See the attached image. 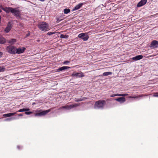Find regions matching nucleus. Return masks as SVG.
<instances>
[{
	"label": "nucleus",
	"instance_id": "1",
	"mask_svg": "<svg viewBox=\"0 0 158 158\" xmlns=\"http://www.w3.org/2000/svg\"><path fill=\"white\" fill-rule=\"evenodd\" d=\"M38 27L42 31H46L49 30L48 24L44 22H40L38 24Z\"/></svg>",
	"mask_w": 158,
	"mask_h": 158
},
{
	"label": "nucleus",
	"instance_id": "2",
	"mask_svg": "<svg viewBox=\"0 0 158 158\" xmlns=\"http://www.w3.org/2000/svg\"><path fill=\"white\" fill-rule=\"evenodd\" d=\"M106 102L104 100L98 101H97L94 104V108L96 109L103 108Z\"/></svg>",
	"mask_w": 158,
	"mask_h": 158
},
{
	"label": "nucleus",
	"instance_id": "3",
	"mask_svg": "<svg viewBox=\"0 0 158 158\" xmlns=\"http://www.w3.org/2000/svg\"><path fill=\"white\" fill-rule=\"evenodd\" d=\"M11 13L14 14L15 16L18 17H20L21 14L20 10L16 8H13Z\"/></svg>",
	"mask_w": 158,
	"mask_h": 158
},
{
	"label": "nucleus",
	"instance_id": "4",
	"mask_svg": "<svg viewBox=\"0 0 158 158\" xmlns=\"http://www.w3.org/2000/svg\"><path fill=\"white\" fill-rule=\"evenodd\" d=\"M78 37L82 39L83 41L87 40L89 39V36L87 33H82L80 34L78 36Z\"/></svg>",
	"mask_w": 158,
	"mask_h": 158
},
{
	"label": "nucleus",
	"instance_id": "5",
	"mask_svg": "<svg viewBox=\"0 0 158 158\" xmlns=\"http://www.w3.org/2000/svg\"><path fill=\"white\" fill-rule=\"evenodd\" d=\"M7 51L10 54L16 53V49L13 46H9L6 47Z\"/></svg>",
	"mask_w": 158,
	"mask_h": 158
},
{
	"label": "nucleus",
	"instance_id": "6",
	"mask_svg": "<svg viewBox=\"0 0 158 158\" xmlns=\"http://www.w3.org/2000/svg\"><path fill=\"white\" fill-rule=\"evenodd\" d=\"M80 105V104L75 103L74 104L69 105H68L63 106V108H64V109L67 110H69L73 108L77 107L78 106H79Z\"/></svg>",
	"mask_w": 158,
	"mask_h": 158
},
{
	"label": "nucleus",
	"instance_id": "7",
	"mask_svg": "<svg viewBox=\"0 0 158 158\" xmlns=\"http://www.w3.org/2000/svg\"><path fill=\"white\" fill-rule=\"evenodd\" d=\"M51 111L50 109H48L46 110L42 111L41 112L38 113H36L35 114V116H42L44 115L47 113Z\"/></svg>",
	"mask_w": 158,
	"mask_h": 158
},
{
	"label": "nucleus",
	"instance_id": "8",
	"mask_svg": "<svg viewBox=\"0 0 158 158\" xmlns=\"http://www.w3.org/2000/svg\"><path fill=\"white\" fill-rule=\"evenodd\" d=\"M73 77H75L76 78L81 77L84 76L83 73L81 72L78 73H74L72 74Z\"/></svg>",
	"mask_w": 158,
	"mask_h": 158
},
{
	"label": "nucleus",
	"instance_id": "9",
	"mask_svg": "<svg viewBox=\"0 0 158 158\" xmlns=\"http://www.w3.org/2000/svg\"><path fill=\"white\" fill-rule=\"evenodd\" d=\"M158 47V41L154 40L152 41L151 44V47L152 48H156Z\"/></svg>",
	"mask_w": 158,
	"mask_h": 158
},
{
	"label": "nucleus",
	"instance_id": "10",
	"mask_svg": "<svg viewBox=\"0 0 158 158\" xmlns=\"http://www.w3.org/2000/svg\"><path fill=\"white\" fill-rule=\"evenodd\" d=\"M147 1V0H141L138 3L137 6L140 7L144 5L146 3Z\"/></svg>",
	"mask_w": 158,
	"mask_h": 158
},
{
	"label": "nucleus",
	"instance_id": "11",
	"mask_svg": "<svg viewBox=\"0 0 158 158\" xmlns=\"http://www.w3.org/2000/svg\"><path fill=\"white\" fill-rule=\"evenodd\" d=\"M11 28L12 25L10 23H9L6 28H5L4 31L8 33L9 32Z\"/></svg>",
	"mask_w": 158,
	"mask_h": 158
},
{
	"label": "nucleus",
	"instance_id": "12",
	"mask_svg": "<svg viewBox=\"0 0 158 158\" xmlns=\"http://www.w3.org/2000/svg\"><path fill=\"white\" fill-rule=\"evenodd\" d=\"M115 100L121 103H123L126 101V99L124 97H120L114 99Z\"/></svg>",
	"mask_w": 158,
	"mask_h": 158
},
{
	"label": "nucleus",
	"instance_id": "13",
	"mask_svg": "<svg viewBox=\"0 0 158 158\" xmlns=\"http://www.w3.org/2000/svg\"><path fill=\"white\" fill-rule=\"evenodd\" d=\"M26 48H19L18 49H16V53L20 54L23 53L25 50Z\"/></svg>",
	"mask_w": 158,
	"mask_h": 158
},
{
	"label": "nucleus",
	"instance_id": "14",
	"mask_svg": "<svg viewBox=\"0 0 158 158\" xmlns=\"http://www.w3.org/2000/svg\"><path fill=\"white\" fill-rule=\"evenodd\" d=\"M1 8L7 13H9L10 12H11L13 8L12 7H6L5 8L3 7L2 6L1 7Z\"/></svg>",
	"mask_w": 158,
	"mask_h": 158
},
{
	"label": "nucleus",
	"instance_id": "15",
	"mask_svg": "<svg viewBox=\"0 0 158 158\" xmlns=\"http://www.w3.org/2000/svg\"><path fill=\"white\" fill-rule=\"evenodd\" d=\"M84 3H80L78 4L73 9V10H76L79 9L84 4Z\"/></svg>",
	"mask_w": 158,
	"mask_h": 158
},
{
	"label": "nucleus",
	"instance_id": "16",
	"mask_svg": "<svg viewBox=\"0 0 158 158\" xmlns=\"http://www.w3.org/2000/svg\"><path fill=\"white\" fill-rule=\"evenodd\" d=\"M70 67H69L68 66H63L62 67H61L60 68H59L58 69H57V71L58 72H60L62 71V70H64L66 69H69L70 68Z\"/></svg>",
	"mask_w": 158,
	"mask_h": 158
},
{
	"label": "nucleus",
	"instance_id": "17",
	"mask_svg": "<svg viewBox=\"0 0 158 158\" xmlns=\"http://www.w3.org/2000/svg\"><path fill=\"white\" fill-rule=\"evenodd\" d=\"M17 113V112H15L13 113H9L8 114H4L3 115V117H10L14 114H16Z\"/></svg>",
	"mask_w": 158,
	"mask_h": 158
},
{
	"label": "nucleus",
	"instance_id": "18",
	"mask_svg": "<svg viewBox=\"0 0 158 158\" xmlns=\"http://www.w3.org/2000/svg\"><path fill=\"white\" fill-rule=\"evenodd\" d=\"M143 56L142 55H139L136 56L132 58V59L135 60H137L142 59L143 58Z\"/></svg>",
	"mask_w": 158,
	"mask_h": 158
},
{
	"label": "nucleus",
	"instance_id": "19",
	"mask_svg": "<svg viewBox=\"0 0 158 158\" xmlns=\"http://www.w3.org/2000/svg\"><path fill=\"white\" fill-rule=\"evenodd\" d=\"M16 42V40L15 39H12L8 41V42L11 44H13Z\"/></svg>",
	"mask_w": 158,
	"mask_h": 158
},
{
	"label": "nucleus",
	"instance_id": "20",
	"mask_svg": "<svg viewBox=\"0 0 158 158\" xmlns=\"http://www.w3.org/2000/svg\"><path fill=\"white\" fill-rule=\"evenodd\" d=\"M60 37L61 38L68 39L69 37V35H64L62 34H61L60 36Z\"/></svg>",
	"mask_w": 158,
	"mask_h": 158
},
{
	"label": "nucleus",
	"instance_id": "21",
	"mask_svg": "<svg viewBox=\"0 0 158 158\" xmlns=\"http://www.w3.org/2000/svg\"><path fill=\"white\" fill-rule=\"evenodd\" d=\"M112 74V73L111 72H106L103 73L102 74V75L103 76H106L108 75H110Z\"/></svg>",
	"mask_w": 158,
	"mask_h": 158
},
{
	"label": "nucleus",
	"instance_id": "22",
	"mask_svg": "<svg viewBox=\"0 0 158 158\" xmlns=\"http://www.w3.org/2000/svg\"><path fill=\"white\" fill-rule=\"evenodd\" d=\"M5 42V39L4 38H0V44H4Z\"/></svg>",
	"mask_w": 158,
	"mask_h": 158
},
{
	"label": "nucleus",
	"instance_id": "23",
	"mask_svg": "<svg viewBox=\"0 0 158 158\" xmlns=\"http://www.w3.org/2000/svg\"><path fill=\"white\" fill-rule=\"evenodd\" d=\"M70 12V10L69 9H65L64 10V13L65 14L68 13Z\"/></svg>",
	"mask_w": 158,
	"mask_h": 158
},
{
	"label": "nucleus",
	"instance_id": "24",
	"mask_svg": "<svg viewBox=\"0 0 158 158\" xmlns=\"http://www.w3.org/2000/svg\"><path fill=\"white\" fill-rule=\"evenodd\" d=\"M143 96V95H140L138 96L135 97H133L131 96L129 97V98H139L141 97H142Z\"/></svg>",
	"mask_w": 158,
	"mask_h": 158
},
{
	"label": "nucleus",
	"instance_id": "25",
	"mask_svg": "<svg viewBox=\"0 0 158 158\" xmlns=\"http://www.w3.org/2000/svg\"><path fill=\"white\" fill-rule=\"evenodd\" d=\"M5 70V69L3 67L0 66V72H3Z\"/></svg>",
	"mask_w": 158,
	"mask_h": 158
},
{
	"label": "nucleus",
	"instance_id": "26",
	"mask_svg": "<svg viewBox=\"0 0 158 158\" xmlns=\"http://www.w3.org/2000/svg\"><path fill=\"white\" fill-rule=\"evenodd\" d=\"M14 119L13 118H7L5 119V121H10Z\"/></svg>",
	"mask_w": 158,
	"mask_h": 158
},
{
	"label": "nucleus",
	"instance_id": "27",
	"mask_svg": "<svg viewBox=\"0 0 158 158\" xmlns=\"http://www.w3.org/2000/svg\"><path fill=\"white\" fill-rule=\"evenodd\" d=\"M70 62V61H65L63 62L64 64H68Z\"/></svg>",
	"mask_w": 158,
	"mask_h": 158
},
{
	"label": "nucleus",
	"instance_id": "28",
	"mask_svg": "<svg viewBox=\"0 0 158 158\" xmlns=\"http://www.w3.org/2000/svg\"><path fill=\"white\" fill-rule=\"evenodd\" d=\"M33 113L31 111H29V112H25V113L26 114L29 115L32 114Z\"/></svg>",
	"mask_w": 158,
	"mask_h": 158
},
{
	"label": "nucleus",
	"instance_id": "29",
	"mask_svg": "<svg viewBox=\"0 0 158 158\" xmlns=\"http://www.w3.org/2000/svg\"><path fill=\"white\" fill-rule=\"evenodd\" d=\"M116 96H120V94H112L110 96L111 97H114Z\"/></svg>",
	"mask_w": 158,
	"mask_h": 158
},
{
	"label": "nucleus",
	"instance_id": "30",
	"mask_svg": "<svg viewBox=\"0 0 158 158\" xmlns=\"http://www.w3.org/2000/svg\"><path fill=\"white\" fill-rule=\"evenodd\" d=\"M128 95V94H120V96H123V97H125L127 96Z\"/></svg>",
	"mask_w": 158,
	"mask_h": 158
},
{
	"label": "nucleus",
	"instance_id": "31",
	"mask_svg": "<svg viewBox=\"0 0 158 158\" xmlns=\"http://www.w3.org/2000/svg\"><path fill=\"white\" fill-rule=\"evenodd\" d=\"M24 111V108H23L19 110L18 111H17V112H21Z\"/></svg>",
	"mask_w": 158,
	"mask_h": 158
},
{
	"label": "nucleus",
	"instance_id": "32",
	"mask_svg": "<svg viewBox=\"0 0 158 158\" xmlns=\"http://www.w3.org/2000/svg\"><path fill=\"white\" fill-rule=\"evenodd\" d=\"M153 96L154 97H158V93L154 94H153Z\"/></svg>",
	"mask_w": 158,
	"mask_h": 158
},
{
	"label": "nucleus",
	"instance_id": "33",
	"mask_svg": "<svg viewBox=\"0 0 158 158\" xmlns=\"http://www.w3.org/2000/svg\"><path fill=\"white\" fill-rule=\"evenodd\" d=\"M82 100V99H81V98L77 99H76L75 100V101L76 102H79V101H81Z\"/></svg>",
	"mask_w": 158,
	"mask_h": 158
},
{
	"label": "nucleus",
	"instance_id": "34",
	"mask_svg": "<svg viewBox=\"0 0 158 158\" xmlns=\"http://www.w3.org/2000/svg\"><path fill=\"white\" fill-rule=\"evenodd\" d=\"M54 33H53V32H48L47 33V34L48 35H50L52 34H53Z\"/></svg>",
	"mask_w": 158,
	"mask_h": 158
},
{
	"label": "nucleus",
	"instance_id": "35",
	"mask_svg": "<svg viewBox=\"0 0 158 158\" xmlns=\"http://www.w3.org/2000/svg\"><path fill=\"white\" fill-rule=\"evenodd\" d=\"M3 55V53L0 51V58Z\"/></svg>",
	"mask_w": 158,
	"mask_h": 158
},
{
	"label": "nucleus",
	"instance_id": "36",
	"mask_svg": "<svg viewBox=\"0 0 158 158\" xmlns=\"http://www.w3.org/2000/svg\"><path fill=\"white\" fill-rule=\"evenodd\" d=\"M30 109L29 108H24V111H29Z\"/></svg>",
	"mask_w": 158,
	"mask_h": 158
},
{
	"label": "nucleus",
	"instance_id": "37",
	"mask_svg": "<svg viewBox=\"0 0 158 158\" xmlns=\"http://www.w3.org/2000/svg\"><path fill=\"white\" fill-rule=\"evenodd\" d=\"M61 20H59V19H57V22H60V21Z\"/></svg>",
	"mask_w": 158,
	"mask_h": 158
},
{
	"label": "nucleus",
	"instance_id": "38",
	"mask_svg": "<svg viewBox=\"0 0 158 158\" xmlns=\"http://www.w3.org/2000/svg\"><path fill=\"white\" fill-rule=\"evenodd\" d=\"M18 115L19 116H23V115L22 114H18Z\"/></svg>",
	"mask_w": 158,
	"mask_h": 158
},
{
	"label": "nucleus",
	"instance_id": "39",
	"mask_svg": "<svg viewBox=\"0 0 158 158\" xmlns=\"http://www.w3.org/2000/svg\"><path fill=\"white\" fill-rule=\"evenodd\" d=\"M30 35V34L28 33L26 35V37Z\"/></svg>",
	"mask_w": 158,
	"mask_h": 158
},
{
	"label": "nucleus",
	"instance_id": "40",
	"mask_svg": "<svg viewBox=\"0 0 158 158\" xmlns=\"http://www.w3.org/2000/svg\"><path fill=\"white\" fill-rule=\"evenodd\" d=\"M63 106L60 107L59 109V110H60L61 109H64V108H63Z\"/></svg>",
	"mask_w": 158,
	"mask_h": 158
},
{
	"label": "nucleus",
	"instance_id": "41",
	"mask_svg": "<svg viewBox=\"0 0 158 158\" xmlns=\"http://www.w3.org/2000/svg\"><path fill=\"white\" fill-rule=\"evenodd\" d=\"M37 42H39L40 41V40H37Z\"/></svg>",
	"mask_w": 158,
	"mask_h": 158
},
{
	"label": "nucleus",
	"instance_id": "42",
	"mask_svg": "<svg viewBox=\"0 0 158 158\" xmlns=\"http://www.w3.org/2000/svg\"><path fill=\"white\" fill-rule=\"evenodd\" d=\"M45 0H40V1H42V2H43Z\"/></svg>",
	"mask_w": 158,
	"mask_h": 158
},
{
	"label": "nucleus",
	"instance_id": "43",
	"mask_svg": "<svg viewBox=\"0 0 158 158\" xmlns=\"http://www.w3.org/2000/svg\"><path fill=\"white\" fill-rule=\"evenodd\" d=\"M17 148H18V149H19V146H17Z\"/></svg>",
	"mask_w": 158,
	"mask_h": 158
},
{
	"label": "nucleus",
	"instance_id": "44",
	"mask_svg": "<svg viewBox=\"0 0 158 158\" xmlns=\"http://www.w3.org/2000/svg\"><path fill=\"white\" fill-rule=\"evenodd\" d=\"M2 11V10H1L0 9V12H1Z\"/></svg>",
	"mask_w": 158,
	"mask_h": 158
}]
</instances>
